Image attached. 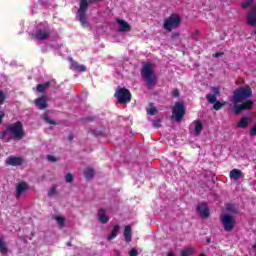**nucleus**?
I'll list each match as a JSON object with an SVG mask.
<instances>
[{
	"label": "nucleus",
	"mask_w": 256,
	"mask_h": 256,
	"mask_svg": "<svg viewBox=\"0 0 256 256\" xmlns=\"http://www.w3.org/2000/svg\"><path fill=\"white\" fill-rule=\"evenodd\" d=\"M212 93H214V94H212V95L217 96V95H219L221 92H220L219 88L213 87V88H212Z\"/></svg>",
	"instance_id": "nucleus-42"
},
{
	"label": "nucleus",
	"mask_w": 256,
	"mask_h": 256,
	"mask_svg": "<svg viewBox=\"0 0 256 256\" xmlns=\"http://www.w3.org/2000/svg\"><path fill=\"white\" fill-rule=\"evenodd\" d=\"M179 38V33L175 32L171 35V39H178Z\"/></svg>",
	"instance_id": "nucleus-46"
},
{
	"label": "nucleus",
	"mask_w": 256,
	"mask_h": 256,
	"mask_svg": "<svg viewBox=\"0 0 256 256\" xmlns=\"http://www.w3.org/2000/svg\"><path fill=\"white\" fill-rule=\"evenodd\" d=\"M194 133L196 136L201 135V131H203V123L199 120H195L194 122Z\"/></svg>",
	"instance_id": "nucleus-22"
},
{
	"label": "nucleus",
	"mask_w": 256,
	"mask_h": 256,
	"mask_svg": "<svg viewBox=\"0 0 256 256\" xmlns=\"http://www.w3.org/2000/svg\"><path fill=\"white\" fill-rule=\"evenodd\" d=\"M172 96L173 97H179V91L177 89L172 91Z\"/></svg>",
	"instance_id": "nucleus-45"
},
{
	"label": "nucleus",
	"mask_w": 256,
	"mask_h": 256,
	"mask_svg": "<svg viewBox=\"0 0 256 256\" xmlns=\"http://www.w3.org/2000/svg\"><path fill=\"white\" fill-rule=\"evenodd\" d=\"M147 113H148L149 115H157L158 110H157V108L152 107V108H150V109L147 110Z\"/></svg>",
	"instance_id": "nucleus-38"
},
{
	"label": "nucleus",
	"mask_w": 256,
	"mask_h": 256,
	"mask_svg": "<svg viewBox=\"0 0 256 256\" xmlns=\"http://www.w3.org/2000/svg\"><path fill=\"white\" fill-rule=\"evenodd\" d=\"M67 246L71 247L72 246L71 242H67Z\"/></svg>",
	"instance_id": "nucleus-50"
},
{
	"label": "nucleus",
	"mask_w": 256,
	"mask_h": 256,
	"mask_svg": "<svg viewBox=\"0 0 256 256\" xmlns=\"http://www.w3.org/2000/svg\"><path fill=\"white\" fill-rule=\"evenodd\" d=\"M83 123H87V121H95V117H86L82 118Z\"/></svg>",
	"instance_id": "nucleus-43"
},
{
	"label": "nucleus",
	"mask_w": 256,
	"mask_h": 256,
	"mask_svg": "<svg viewBox=\"0 0 256 256\" xmlns=\"http://www.w3.org/2000/svg\"><path fill=\"white\" fill-rule=\"evenodd\" d=\"M34 105L38 107V109L40 110L47 109V107H49V104H47V97L42 96L40 98L35 99Z\"/></svg>",
	"instance_id": "nucleus-13"
},
{
	"label": "nucleus",
	"mask_w": 256,
	"mask_h": 256,
	"mask_svg": "<svg viewBox=\"0 0 256 256\" xmlns=\"http://www.w3.org/2000/svg\"><path fill=\"white\" fill-rule=\"evenodd\" d=\"M153 127L154 129H159L161 127V119L153 120Z\"/></svg>",
	"instance_id": "nucleus-36"
},
{
	"label": "nucleus",
	"mask_w": 256,
	"mask_h": 256,
	"mask_svg": "<svg viewBox=\"0 0 256 256\" xmlns=\"http://www.w3.org/2000/svg\"><path fill=\"white\" fill-rule=\"evenodd\" d=\"M225 105H227V102L216 101V102H214L213 109L215 111H219V110L223 109V107H225Z\"/></svg>",
	"instance_id": "nucleus-28"
},
{
	"label": "nucleus",
	"mask_w": 256,
	"mask_h": 256,
	"mask_svg": "<svg viewBox=\"0 0 256 256\" xmlns=\"http://www.w3.org/2000/svg\"><path fill=\"white\" fill-rule=\"evenodd\" d=\"M179 25H181V17L179 14H172L165 19L163 27L166 31L171 32L173 29H177Z\"/></svg>",
	"instance_id": "nucleus-5"
},
{
	"label": "nucleus",
	"mask_w": 256,
	"mask_h": 256,
	"mask_svg": "<svg viewBox=\"0 0 256 256\" xmlns=\"http://www.w3.org/2000/svg\"><path fill=\"white\" fill-rule=\"evenodd\" d=\"M251 35H256V28H255L254 31L251 33Z\"/></svg>",
	"instance_id": "nucleus-49"
},
{
	"label": "nucleus",
	"mask_w": 256,
	"mask_h": 256,
	"mask_svg": "<svg viewBox=\"0 0 256 256\" xmlns=\"http://www.w3.org/2000/svg\"><path fill=\"white\" fill-rule=\"evenodd\" d=\"M44 121L46 123H49V125H58L57 122H55V120H53V119H50L49 116H45Z\"/></svg>",
	"instance_id": "nucleus-33"
},
{
	"label": "nucleus",
	"mask_w": 256,
	"mask_h": 256,
	"mask_svg": "<svg viewBox=\"0 0 256 256\" xmlns=\"http://www.w3.org/2000/svg\"><path fill=\"white\" fill-rule=\"evenodd\" d=\"M47 159L51 162V163H56L57 158L55 156L52 155H47Z\"/></svg>",
	"instance_id": "nucleus-41"
},
{
	"label": "nucleus",
	"mask_w": 256,
	"mask_h": 256,
	"mask_svg": "<svg viewBox=\"0 0 256 256\" xmlns=\"http://www.w3.org/2000/svg\"><path fill=\"white\" fill-rule=\"evenodd\" d=\"M246 21L249 27L256 26V4L253 7H251L250 11L248 12Z\"/></svg>",
	"instance_id": "nucleus-10"
},
{
	"label": "nucleus",
	"mask_w": 256,
	"mask_h": 256,
	"mask_svg": "<svg viewBox=\"0 0 256 256\" xmlns=\"http://www.w3.org/2000/svg\"><path fill=\"white\" fill-rule=\"evenodd\" d=\"M51 87V82H46L44 84H38L36 89L38 93H45L47 91V88Z\"/></svg>",
	"instance_id": "nucleus-26"
},
{
	"label": "nucleus",
	"mask_w": 256,
	"mask_h": 256,
	"mask_svg": "<svg viewBox=\"0 0 256 256\" xmlns=\"http://www.w3.org/2000/svg\"><path fill=\"white\" fill-rule=\"evenodd\" d=\"M88 132L91 133L92 135H94V137H101V136H103V131H101V130L90 129Z\"/></svg>",
	"instance_id": "nucleus-30"
},
{
	"label": "nucleus",
	"mask_w": 256,
	"mask_h": 256,
	"mask_svg": "<svg viewBox=\"0 0 256 256\" xmlns=\"http://www.w3.org/2000/svg\"><path fill=\"white\" fill-rule=\"evenodd\" d=\"M27 189H29V185L26 182H20L16 187V199H20Z\"/></svg>",
	"instance_id": "nucleus-15"
},
{
	"label": "nucleus",
	"mask_w": 256,
	"mask_h": 256,
	"mask_svg": "<svg viewBox=\"0 0 256 256\" xmlns=\"http://www.w3.org/2000/svg\"><path fill=\"white\" fill-rule=\"evenodd\" d=\"M196 210L200 215L204 218L207 219L209 217V209L207 208L206 204H200L196 207Z\"/></svg>",
	"instance_id": "nucleus-16"
},
{
	"label": "nucleus",
	"mask_w": 256,
	"mask_h": 256,
	"mask_svg": "<svg viewBox=\"0 0 256 256\" xmlns=\"http://www.w3.org/2000/svg\"><path fill=\"white\" fill-rule=\"evenodd\" d=\"M226 211L229 213H239V207L235 204H227Z\"/></svg>",
	"instance_id": "nucleus-27"
},
{
	"label": "nucleus",
	"mask_w": 256,
	"mask_h": 256,
	"mask_svg": "<svg viewBox=\"0 0 256 256\" xmlns=\"http://www.w3.org/2000/svg\"><path fill=\"white\" fill-rule=\"evenodd\" d=\"M199 256H207V255H205V254H200Z\"/></svg>",
	"instance_id": "nucleus-52"
},
{
	"label": "nucleus",
	"mask_w": 256,
	"mask_h": 256,
	"mask_svg": "<svg viewBox=\"0 0 256 256\" xmlns=\"http://www.w3.org/2000/svg\"><path fill=\"white\" fill-rule=\"evenodd\" d=\"M172 117L176 122L181 121L185 117V104L183 102H176L172 109Z\"/></svg>",
	"instance_id": "nucleus-7"
},
{
	"label": "nucleus",
	"mask_w": 256,
	"mask_h": 256,
	"mask_svg": "<svg viewBox=\"0 0 256 256\" xmlns=\"http://www.w3.org/2000/svg\"><path fill=\"white\" fill-rule=\"evenodd\" d=\"M141 76L147 84L148 89L155 87L156 79L155 72L151 63H146L141 70Z\"/></svg>",
	"instance_id": "nucleus-2"
},
{
	"label": "nucleus",
	"mask_w": 256,
	"mask_h": 256,
	"mask_svg": "<svg viewBox=\"0 0 256 256\" xmlns=\"http://www.w3.org/2000/svg\"><path fill=\"white\" fill-rule=\"evenodd\" d=\"M120 229H121V226H119V224H116L113 227L112 232L107 236V240L111 241V240L115 239V237H117V235H119Z\"/></svg>",
	"instance_id": "nucleus-20"
},
{
	"label": "nucleus",
	"mask_w": 256,
	"mask_h": 256,
	"mask_svg": "<svg viewBox=\"0 0 256 256\" xmlns=\"http://www.w3.org/2000/svg\"><path fill=\"white\" fill-rule=\"evenodd\" d=\"M84 177H85V179H87V181H91V179H93V177H95V170H93V168H87L84 171Z\"/></svg>",
	"instance_id": "nucleus-25"
},
{
	"label": "nucleus",
	"mask_w": 256,
	"mask_h": 256,
	"mask_svg": "<svg viewBox=\"0 0 256 256\" xmlns=\"http://www.w3.org/2000/svg\"><path fill=\"white\" fill-rule=\"evenodd\" d=\"M56 221L60 225V227H63V225H65V218H63L61 216H57Z\"/></svg>",
	"instance_id": "nucleus-35"
},
{
	"label": "nucleus",
	"mask_w": 256,
	"mask_h": 256,
	"mask_svg": "<svg viewBox=\"0 0 256 256\" xmlns=\"http://www.w3.org/2000/svg\"><path fill=\"white\" fill-rule=\"evenodd\" d=\"M206 99L208 101V103H216L217 101V96L213 95V94H207L206 95Z\"/></svg>",
	"instance_id": "nucleus-29"
},
{
	"label": "nucleus",
	"mask_w": 256,
	"mask_h": 256,
	"mask_svg": "<svg viewBox=\"0 0 256 256\" xmlns=\"http://www.w3.org/2000/svg\"><path fill=\"white\" fill-rule=\"evenodd\" d=\"M243 177V172L239 169H233L230 171V179L233 181H239Z\"/></svg>",
	"instance_id": "nucleus-18"
},
{
	"label": "nucleus",
	"mask_w": 256,
	"mask_h": 256,
	"mask_svg": "<svg viewBox=\"0 0 256 256\" xmlns=\"http://www.w3.org/2000/svg\"><path fill=\"white\" fill-rule=\"evenodd\" d=\"M253 107H255V102H253L252 100H247L240 105H234L233 112L235 113V115H239L242 113V111L251 110L253 109Z\"/></svg>",
	"instance_id": "nucleus-9"
},
{
	"label": "nucleus",
	"mask_w": 256,
	"mask_h": 256,
	"mask_svg": "<svg viewBox=\"0 0 256 256\" xmlns=\"http://www.w3.org/2000/svg\"><path fill=\"white\" fill-rule=\"evenodd\" d=\"M89 8V3L87 0L80 1V8L77 12L78 21L82 23V27H87V18L85 17V13H87V9Z\"/></svg>",
	"instance_id": "nucleus-6"
},
{
	"label": "nucleus",
	"mask_w": 256,
	"mask_h": 256,
	"mask_svg": "<svg viewBox=\"0 0 256 256\" xmlns=\"http://www.w3.org/2000/svg\"><path fill=\"white\" fill-rule=\"evenodd\" d=\"M124 238L126 243H131L132 241L131 226H126L124 228Z\"/></svg>",
	"instance_id": "nucleus-23"
},
{
	"label": "nucleus",
	"mask_w": 256,
	"mask_h": 256,
	"mask_svg": "<svg viewBox=\"0 0 256 256\" xmlns=\"http://www.w3.org/2000/svg\"><path fill=\"white\" fill-rule=\"evenodd\" d=\"M9 135L7 142L15 139L16 141H21L23 137H25V131L23 130V123L21 121H17L12 124H8L6 130L0 133V139H5Z\"/></svg>",
	"instance_id": "nucleus-1"
},
{
	"label": "nucleus",
	"mask_w": 256,
	"mask_h": 256,
	"mask_svg": "<svg viewBox=\"0 0 256 256\" xmlns=\"http://www.w3.org/2000/svg\"><path fill=\"white\" fill-rule=\"evenodd\" d=\"M251 97H253V90H251V86L240 87L233 92L232 103L237 105V103H241L242 101H245V99H249Z\"/></svg>",
	"instance_id": "nucleus-3"
},
{
	"label": "nucleus",
	"mask_w": 256,
	"mask_h": 256,
	"mask_svg": "<svg viewBox=\"0 0 256 256\" xmlns=\"http://www.w3.org/2000/svg\"><path fill=\"white\" fill-rule=\"evenodd\" d=\"M3 117H5V113L3 111H0V125L3 123Z\"/></svg>",
	"instance_id": "nucleus-47"
},
{
	"label": "nucleus",
	"mask_w": 256,
	"mask_h": 256,
	"mask_svg": "<svg viewBox=\"0 0 256 256\" xmlns=\"http://www.w3.org/2000/svg\"><path fill=\"white\" fill-rule=\"evenodd\" d=\"M51 37V31L49 30H37L35 33V38L39 41H45V39H49Z\"/></svg>",
	"instance_id": "nucleus-14"
},
{
	"label": "nucleus",
	"mask_w": 256,
	"mask_h": 256,
	"mask_svg": "<svg viewBox=\"0 0 256 256\" xmlns=\"http://www.w3.org/2000/svg\"><path fill=\"white\" fill-rule=\"evenodd\" d=\"M0 253L1 255H7L9 253V248L7 247V243L3 241V238L0 237Z\"/></svg>",
	"instance_id": "nucleus-24"
},
{
	"label": "nucleus",
	"mask_w": 256,
	"mask_h": 256,
	"mask_svg": "<svg viewBox=\"0 0 256 256\" xmlns=\"http://www.w3.org/2000/svg\"><path fill=\"white\" fill-rule=\"evenodd\" d=\"M65 181L66 183H73V174L71 173L66 174Z\"/></svg>",
	"instance_id": "nucleus-37"
},
{
	"label": "nucleus",
	"mask_w": 256,
	"mask_h": 256,
	"mask_svg": "<svg viewBox=\"0 0 256 256\" xmlns=\"http://www.w3.org/2000/svg\"><path fill=\"white\" fill-rule=\"evenodd\" d=\"M70 63L72 65V68L74 69V71H78V73H83V72L87 71V67H85V65H80L73 59L70 60Z\"/></svg>",
	"instance_id": "nucleus-17"
},
{
	"label": "nucleus",
	"mask_w": 256,
	"mask_h": 256,
	"mask_svg": "<svg viewBox=\"0 0 256 256\" xmlns=\"http://www.w3.org/2000/svg\"><path fill=\"white\" fill-rule=\"evenodd\" d=\"M114 97L120 105H127V103H131V92L127 88H118Z\"/></svg>",
	"instance_id": "nucleus-4"
},
{
	"label": "nucleus",
	"mask_w": 256,
	"mask_h": 256,
	"mask_svg": "<svg viewBox=\"0 0 256 256\" xmlns=\"http://www.w3.org/2000/svg\"><path fill=\"white\" fill-rule=\"evenodd\" d=\"M73 139H75V136L73 134H69L68 135V141H73Z\"/></svg>",
	"instance_id": "nucleus-48"
},
{
	"label": "nucleus",
	"mask_w": 256,
	"mask_h": 256,
	"mask_svg": "<svg viewBox=\"0 0 256 256\" xmlns=\"http://www.w3.org/2000/svg\"><path fill=\"white\" fill-rule=\"evenodd\" d=\"M98 219L100 221V223H109V217H107V213L105 212L104 209H100L98 211Z\"/></svg>",
	"instance_id": "nucleus-19"
},
{
	"label": "nucleus",
	"mask_w": 256,
	"mask_h": 256,
	"mask_svg": "<svg viewBox=\"0 0 256 256\" xmlns=\"http://www.w3.org/2000/svg\"><path fill=\"white\" fill-rule=\"evenodd\" d=\"M255 3L254 0H248V1H245L241 4V7L243 9H247V7H251V5H253Z\"/></svg>",
	"instance_id": "nucleus-32"
},
{
	"label": "nucleus",
	"mask_w": 256,
	"mask_h": 256,
	"mask_svg": "<svg viewBox=\"0 0 256 256\" xmlns=\"http://www.w3.org/2000/svg\"><path fill=\"white\" fill-rule=\"evenodd\" d=\"M194 251L193 248H187L181 252V256H191L193 255Z\"/></svg>",
	"instance_id": "nucleus-31"
},
{
	"label": "nucleus",
	"mask_w": 256,
	"mask_h": 256,
	"mask_svg": "<svg viewBox=\"0 0 256 256\" xmlns=\"http://www.w3.org/2000/svg\"><path fill=\"white\" fill-rule=\"evenodd\" d=\"M223 227H224V231H227L228 233H230V231H232L233 229H235V217H233L230 214H224L221 219H220Z\"/></svg>",
	"instance_id": "nucleus-8"
},
{
	"label": "nucleus",
	"mask_w": 256,
	"mask_h": 256,
	"mask_svg": "<svg viewBox=\"0 0 256 256\" xmlns=\"http://www.w3.org/2000/svg\"><path fill=\"white\" fill-rule=\"evenodd\" d=\"M57 194V188L55 186H53L52 188H50V190L48 191V197H53V195Z\"/></svg>",
	"instance_id": "nucleus-34"
},
{
	"label": "nucleus",
	"mask_w": 256,
	"mask_h": 256,
	"mask_svg": "<svg viewBox=\"0 0 256 256\" xmlns=\"http://www.w3.org/2000/svg\"><path fill=\"white\" fill-rule=\"evenodd\" d=\"M129 255H130V256H137V255H139V252L137 251V249L132 248V249L130 250V252H129Z\"/></svg>",
	"instance_id": "nucleus-40"
},
{
	"label": "nucleus",
	"mask_w": 256,
	"mask_h": 256,
	"mask_svg": "<svg viewBox=\"0 0 256 256\" xmlns=\"http://www.w3.org/2000/svg\"><path fill=\"white\" fill-rule=\"evenodd\" d=\"M116 23H118V31L120 33H129L131 31V25L127 23V21L122 20V19H117Z\"/></svg>",
	"instance_id": "nucleus-11"
},
{
	"label": "nucleus",
	"mask_w": 256,
	"mask_h": 256,
	"mask_svg": "<svg viewBox=\"0 0 256 256\" xmlns=\"http://www.w3.org/2000/svg\"><path fill=\"white\" fill-rule=\"evenodd\" d=\"M213 57H215L216 59L219 57H223V52H216L215 54H213Z\"/></svg>",
	"instance_id": "nucleus-44"
},
{
	"label": "nucleus",
	"mask_w": 256,
	"mask_h": 256,
	"mask_svg": "<svg viewBox=\"0 0 256 256\" xmlns=\"http://www.w3.org/2000/svg\"><path fill=\"white\" fill-rule=\"evenodd\" d=\"M199 34V30H196V35H198Z\"/></svg>",
	"instance_id": "nucleus-51"
},
{
	"label": "nucleus",
	"mask_w": 256,
	"mask_h": 256,
	"mask_svg": "<svg viewBox=\"0 0 256 256\" xmlns=\"http://www.w3.org/2000/svg\"><path fill=\"white\" fill-rule=\"evenodd\" d=\"M237 127L239 129H247V127H249V117H242L239 120Z\"/></svg>",
	"instance_id": "nucleus-21"
},
{
	"label": "nucleus",
	"mask_w": 256,
	"mask_h": 256,
	"mask_svg": "<svg viewBox=\"0 0 256 256\" xmlns=\"http://www.w3.org/2000/svg\"><path fill=\"white\" fill-rule=\"evenodd\" d=\"M6 165H11L12 167H19L23 165V158L21 157H8L6 159Z\"/></svg>",
	"instance_id": "nucleus-12"
},
{
	"label": "nucleus",
	"mask_w": 256,
	"mask_h": 256,
	"mask_svg": "<svg viewBox=\"0 0 256 256\" xmlns=\"http://www.w3.org/2000/svg\"><path fill=\"white\" fill-rule=\"evenodd\" d=\"M5 102V93L0 90V105H3V103Z\"/></svg>",
	"instance_id": "nucleus-39"
}]
</instances>
